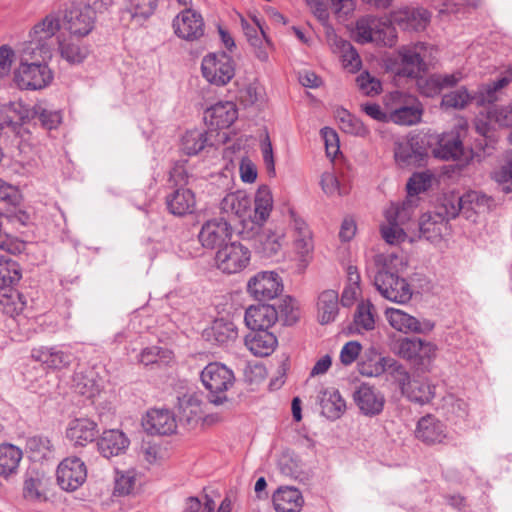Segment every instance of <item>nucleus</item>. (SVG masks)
<instances>
[{"instance_id":"nucleus-1","label":"nucleus","mask_w":512,"mask_h":512,"mask_svg":"<svg viewBox=\"0 0 512 512\" xmlns=\"http://www.w3.org/2000/svg\"><path fill=\"white\" fill-rule=\"evenodd\" d=\"M201 381L209 391V400L215 405H222L228 398L226 392L233 387L235 376L224 364L209 363L201 372Z\"/></svg>"},{"instance_id":"nucleus-2","label":"nucleus","mask_w":512,"mask_h":512,"mask_svg":"<svg viewBox=\"0 0 512 512\" xmlns=\"http://www.w3.org/2000/svg\"><path fill=\"white\" fill-rule=\"evenodd\" d=\"M355 34L357 42L361 44L375 42L392 47L397 41L396 31L392 24L374 16H365L358 19Z\"/></svg>"},{"instance_id":"nucleus-3","label":"nucleus","mask_w":512,"mask_h":512,"mask_svg":"<svg viewBox=\"0 0 512 512\" xmlns=\"http://www.w3.org/2000/svg\"><path fill=\"white\" fill-rule=\"evenodd\" d=\"M389 122L402 126L416 125L423 115L422 104L410 95L395 91L386 100Z\"/></svg>"},{"instance_id":"nucleus-4","label":"nucleus","mask_w":512,"mask_h":512,"mask_svg":"<svg viewBox=\"0 0 512 512\" xmlns=\"http://www.w3.org/2000/svg\"><path fill=\"white\" fill-rule=\"evenodd\" d=\"M373 284L381 296L389 301L406 303L412 297L407 281L388 270L386 266L378 269L373 277Z\"/></svg>"},{"instance_id":"nucleus-5","label":"nucleus","mask_w":512,"mask_h":512,"mask_svg":"<svg viewBox=\"0 0 512 512\" xmlns=\"http://www.w3.org/2000/svg\"><path fill=\"white\" fill-rule=\"evenodd\" d=\"M434 48L423 42L402 46L399 51L400 67L397 74L403 77L415 78L427 69V59Z\"/></svg>"},{"instance_id":"nucleus-6","label":"nucleus","mask_w":512,"mask_h":512,"mask_svg":"<svg viewBox=\"0 0 512 512\" xmlns=\"http://www.w3.org/2000/svg\"><path fill=\"white\" fill-rule=\"evenodd\" d=\"M251 260V251L238 241H230L215 253L214 262L217 269L226 274L243 271Z\"/></svg>"},{"instance_id":"nucleus-7","label":"nucleus","mask_w":512,"mask_h":512,"mask_svg":"<svg viewBox=\"0 0 512 512\" xmlns=\"http://www.w3.org/2000/svg\"><path fill=\"white\" fill-rule=\"evenodd\" d=\"M201 71L210 84L225 86L235 75V65L225 52L209 53L202 59Z\"/></svg>"},{"instance_id":"nucleus-8","label":"nucleus","mask_w":512,"mask_h":512,"mask_svg":"<svg viewBox=\"0 0 512 512\" xmlns=\"http://www.w3.org/2000/svg\"><path fill=\"white\" fill-rule=\"evenodd\" d=\"M53 80V72L47 63L31 62L19 64L14 72V81L22 90H40Z\"/></svg>"},{"instance_id":"nucleus-9","label":"nucleus","mask_w":512,"mask_h":512,"mask_svg":"<svg viewBox=\"0 0 512 512\" xmlns=\"http://www.w3.org/2000/svg\"><path fill=\"white\" fill-rule=\"evenodd\" d=\"M395 380L402 393L412 402L423 405L434 398L435 386L426 379H410V375L403 366L396 367Z\"/></svg>"},{"instance_id":"nucleus-10","label":"nucleus","mask_w":512,"mask_h":512,"mask_svg":"<svg viewBox=\"0 0 512 512\" xmlns=\"http://www.w3.org/2000/svg\"><path fill=\"white\" fill-rule=\"evenodd\" d=\"M62 21L71 37L85 38L94 30L97 16L84 5L73 6L64 11Z\"/></svg>"},{"instance_id":"nucleus-11","label":"nucleus","mask_w":512,"mask_h":512,"mask_svg":"<svg viewBox=\"0 0 512 512\" xmlns=\"http://www.w3.org/2000/svg\"><path fill=\"white\" fill-rule=\"evenodd\" d=\"M172 28L178 38L193 42L204 36L205 23L199 12L187 8L175 16Z\"/></svg>"},{"instance_id":"nucleus-12","label":"nucleus","mask_w":512,"mask_h":512,"mask_svg":"<svg viewBox=\"0 0 512 512\" xmlns=\"http://www.w3.org/2000/svg\"><path fill=\"white\" fill-rule=\"evenodd\" d=\"M56 474L63 490L75 491L86 481L87 467L79 457L71 456L59 463Z\"/></svg>"},{"instance_id":"nucleus-13","label":"nucleus","mask_w":512,"mask_h":512,"mask_svg":"<svg viewBox=\"0 0 512 512\" xmlns=\"http://www.w3.org/2000/svg\"><path fill=\"white\" fill-rule=\"evenodd\" d=\"M427 156L428 151L418 136L395 142L394 158L401 168L421 166Z\"/></svg>"},{"instance_id":"nucleus-14","label":"nucleus","mask_w":512,"mask_h":512,"mask_svg":"<svg viewBox=\"0 0 512 512\" xmlns=\"http://www.w3.org/2000/svg\"><path fill=\"white\" fill-rule=\"evenodd\" d=\"M232 228L228 219L224 217L206 221L199 232L198 238L206 249H220L230 241Z\"/></svg>"},{"instance_id":"nucleus-15","label":"nucleus","mask_w":512,"mask_h":512,"mask_svg":"<svg viewBox=\"0 0 512 512\" xmlns=\"http://www.w3.org/2000/svg\"><path fill=\"white\" fill-rule=\"evenodd\" d=\"M248 292L259 301L276 298L283 290L279 275L273 271H262L253 276L247 283Z\"/></svg>"},{"instance_id":"nucleus-16","label":"nucleus","mask_w":512,"mask_h":512,"mask_svg":"<svg viewBox=\"0 0 512 512\" xmlns=\"http://www.w3.org/2000/svg\"><path fill=\"white\" fill-rule=\"evenodd\" d=\"M285 242L284 229L259 228L257 226L256 236L254 238V249L256 253L264 258H274L281 254Z\"/></svg>"},{"instance_id":"nucleus-17","label":"nucleus","mask_w":512,"mask_h":512,"mask_svg":"<svg viewBox=\"0 0 512 512\" xmlns=\"http://www.w3.org/2000/svg\"><path fill=\"white\" fill-rule=\"evenodd\" d=\"M32 117V111L20 101H10L0 106V120L3 126L12 130L23 140L24 134H29L22 125Z\"/></svg>"},{"instance_id":"nucleus-18","label":"nucleus","mask_w":512,"mask_h":512,"mask_svg":"<svg viewBox=\"0 0 512 512\" xmlns=\"http://www.w3.org/2000/svg\"><path fill=\"white\" fill-rule=\"evenodd\" d=\"M417 88L421 95L425 97H435L443 89L452 88L464 79L462 71L457 70L450 74H432L427 77H416Z\"/></svg>"},{"instance_id":"nucleus-19","label":"nucleus","mask_w":512,"mask_h":512,"mask_svg":"<svg viewBox=\"0 0 512 512\" xmlns=\"http://www.w3.org/2000/svg\"><path fill=\"white\" fill-rule=\"evenodd\" d=\"M353 400L360 412L369 417L379 415L384 408L385 397L375 387L362 383L353 393Z\"/></svg>"},{"instance_id":"nucleus-20","label":"nucleus","mask_w":512,"mask_h":512,"mask_svg":"<svg viewBox=\"0 0 512 512\" xmlns=\"http://www.w3.org/2000/svg\"><path fill=\"white\" fill-rule=\"evenodd\" d=\"M31 358L40 362L45 368L60 370L67 368L74 360L70 351L59 346H38L31 350Z\"/></svg>"},{"instance_id":"nucleus-21","label":"nucleus","mask_w":512,"mask_h":512,"mask_svg":"<svg viewBox=\"0 0 512 512\" xmlns=\"http://www.w3.org/2000/svg\"><path fill=\"white\" fill-rule=\"evenodd\" d=\"M385 317L391 327L402 333H428L434 328V324L431 321L425 320L420 322L414 316L397 308H387L385 310Z\"/></svg>"},{"instance_id":"nucleus-22","label":"nucleus","mask_w":512,"mask_h":512,"mask_svg":"<svg viewBox=\"0 0 512 512\" xmlns=\"http://www.w3.org/2000/svg\"><path fill=\"white\" fill-rule=\"evenodd\" d=\"M57 45L61 58L71 65L83 63L91 52L90 45L85 43L83 38H74L70 35H58Z\"/></svg>"},{"instance_id":"nucleus-23","label":"nucleus","mask_w":512,"mask_h":512,"mask_svg":"<svg viewBox=\"0 0 512 512\" xmlns=\"http://www.w3.org/2000/svg\"><path fill=\"white\" fill-rule=\"evenodd\" d=\"M98 432V425L95 421L87 417H80L69 421L66 437L73 446L84 447L95 440Z\"/></svg>"},{"instance_id":"nucleus-24","label":"nucleus","mask_w":512,"mask_h":512,"mask_svg":"<svg viewBox=\"0 0 512 512\" xmlns=\"http://www.w3.org/2000/svg\"><path fill=\"white\" fill-rule=\"evenodd\" d=\"M241 26L249 43L255 48L256 57L260 61H267L269 58L267 47L270 41L266 36L261 20L253 16L251 22L242 18Z\"/></svg>"},{"instance_id":"nucleus-25","label":"nucleus","mask_w":512,"mask_h":512,"mask_svg":"<svg viewBox=\"0 0 512 512\" xmlns=\"http://www.w3.org/2000/svg\"><path fill=\"white\" fill-rule=\"evenodd\" d=\"M27 41L20 44L17 51L19 64H30L31 62L47 63L53 55V45L36 37H28Z\"/></svg>"},{"instance_id":"nucleus-26","label":"nucleus","mask_w":512,"mask_h":512,"mask_svg":"<svg viewBox=\"0 0 512 512\" xmlns=\"http://www.w3.org/2000/svg\"><path fill=\"white\" fill-rule=\"evenodd\" d=\"M402 366L391 357H382L375 351L366 354L358 363V371L367 377H378L386 370H390L392 376L396 377V367Z\"/></svg>"},{"instance_id":"nucleus-27","label":"nucleus","mask_w":512,"mask_h":512,"mask_svg":"<svg viewBox=\"0 0 512 512\" xmlns=\"http://www.w3.org/2000/svg\"><path fill=\"white\" fill-rule=\"evenodd\" d=\"M327 42L334 53L340 54L343 66L350 72H356L361 67V59L352 44L339 37L334 29L328 30Z\"/></svg>"},{"instance_id":"nucleus-28","label":"nucleus","mask_w":512,"mask_h":512,"mask_svg":"<svg viewBox=\"0 0 512 512\" xmlns=\"http://www.w3.org/2000/svg\"><path fill=\"white\" fill-rule=\"evenodd\" d=\"M278 319L276 307L266 304L252 305L245 311L244 321L250 330L269 329Z\"/></svg>"},{"instance_id":"nucleus-29","label":"nucleus","mask_w":512,"mask_h":512,"mask_svg":"<svg viewBox=\"0 0 512 512\" xmlns=\"http://www.w3.org/2000/svg\"><path fill=\"white\" fill-rule=\"evenodd\" d=\"M102 379L94 368L85 367L75 371L72 379L74 391L86 398H93L102 389Z\"/></svg>"},{"instance_id":"nucleus-30","label":"nucleus","mask_w":512,"mask_h":512,"mask_svg":"<svg viewBox=\"0 0 512 512\" xmlns=\"http://www.w3.org/2000/svg\"><path fill=\"white\" fill-rule=\"evenodd\" d=\"M167 210L175 216H185L194 213L196 209V197L188 188H177L167 194L165 198Z\"/></svg>"},{"instance_id":"nucleus-31","label":"nucleus","mask_w":512,"mask_h":512,"mask_svg":"<svg viewBox=\"0 0 512 512\" xmlns=\"http://www.w3.org/2000/svg\"><path fill=\"white\" fill-rule=\"evenodd\" d=\"M142 425L150 434L168 435L175 431L177 425L173 414L165 409H152L147 412Z\"/></svg>"},{"instance_id":"nucleus-32","label":"nucleus","mask_w":512,"mask_h":512,"mask_svg":"<svg viewBox=\"0 0 512 512\" xmlns=\"http://www.w3.org/2000/svg\"><path fill=\"white\" fill-rule=\"evenodd\" d=\"M431 14L427 9L404 7L394 12L392 22L405 30H422L430 21Z\"/></svg>"},{"instance_id":"nucleus-33","label":"nucleus","mask_w":512,"mask_h":512,"mask_svg":"<svg viewBox=\"0 0 512 512\" xmlns=\"http://www.w3.org/2000/svg\"><path fill=\"white\" fill-rule=\"evenodd\" d=\"M237 119V109L233 102H218L205 111L204 120L212 128H228Z\"/></svg>"},{"instance_id":"nucleus-34","label":"nucleus","mask_w":512,"mask_h":512,"mask_svg":"<svg viewBox=\"0 0 512 512\" xmlns=\"http://www.w3.org/2000/svg\"><path fill=\"white\" fill-rule=\"evenodd\" d=\"M98 450L105 458L118 456L129 446V439L118 429L105 430L97 441Z\"/></svg>"},{"instance_id":"nucleus-35","label":"nucleus","mask_w":512,"mask_h":512,"mask_svg":"<svg viewBox=\"0 0 512 512\" xmlns=\"http://www.w3.org/2000/svg\"><path fill=\"white\" fill-rule=\"evenodd\" d=\"M245 346L253 355L265 357L275 350L277 338L268 329L251 330L245 337Z\"/></svg>"},{"instance_id":"nucleus-36","label":"nucleus","mask_w":512,"mask_h":512,"mask_svg":"<svg viewBox=\"0 0 512 512\" xmlns=\"http://www.w3.org/2000/svg\"><path fill=\"white\" fill-rule=\"evenodd\" d=\"M62 22L58 11H50L32 26L28 37H36L53 45V38L60 31Z\"/></svg>"},{"instance_id":"nucleus-37","label":"nucleus","mask_w":512,"mask_h":512,"mask_svg":"<svg viewBox=\"0 0 512 512\" xmlns=\"http://www.w3.org/2000/svg\"><path fill=\"white\" fill-rule=\"evenodd\" d=\"M463 153V143L456 131L440 135L437 146L433 149L434 156L442 160H459Z\"/></svg>"},{"instance_id":"nucleus-38","label":"nucleus","mask_w":512,"mask_h":512,"mask_svg":"<svg viewBox=\"0 0 512 512\" xmlns=\"http://www.w3.org/2000/svg\"><path fill=\"white\" fill-rule=\"evenodd\" d=\"M415 435L426 444L441 443L446 438V428L441 421L427 415L418 421Z\"/></svg>"},{"instance_id":"nucleus-39","label":"nucleus","mask_w":512,"mask_h":512,"mask_svg":"<svg viewBox=\"0 0 512 512\" xmlns=\"http://www.w3.org/2000/svg\"><path fill=\"white\" fill-rule=\"evenodd\" d=\"M460 203L463 206V215L470 219L476 214L486 213L494 206L492 197L481 191L471 190L460 196Z\"/></svg>"},{"instance_id":"nucleus-40","label":"nucleus","mask_w":512,"mask_h":512,"mask_svg":"<svg viewBox=\"0 0 512 512\" xmlns=\"http://www.w3.org/2000/svg\"><path fill=\"white\" fill-rule=\"evenodd\" d=\"M303 504V496L297 488H279L273 495V505L277 512H300Z\"/></svg>"},{"instance_id":"nucleus-41","label":"nucleus","mask_w":512,"mask_h":512,"mask_svg":"<svg viewBox=\"0 0 512 512\" xmlns=\"http://www.w3.org/2000/svg\"><path fill=\"white\" fill-rule=\"evenodd\" d=\"M339 313V295L335 290H325L318 297L317 316L322 325L332 323Z\"/></svg>"},{"instance_id":"nucleus-42","label":"nucleus","mask_w":512,"mask_h":512,"mask_svg":"<svg viewBox=\"0 0 512 512\" xmlns=\"http://www.w3.org/2000/svg\"><path fill=\"white\" fill-rule=\"evenodd\" d=\"M251 200L244 191L227 194L220 202V210L227 218H242L248 211Z\"/></svg>"},{"instance_id":"nucleus-43","label":"nucleus","mask_w":512,"mask_h":512,"mask_svg":"<svg viewBox=\"0 0 512 512\" xmlns=\"http://www.w3.org/2000/svg\"><path fill=\"white\" fill-rule=\"evenodd\" d=\"M293 230H294V249L296 253L301 257L302 261H306V258L312 253L314 249L312 233L306 224L301 219L293 218Z\"/></svg>"},{"instance_id":"nucleus-44","label":"nucleus","mask_w":512,"mask_h":512,"mask_svg":"<svg viewBox=\"0 0 512 512\" xmlns=\"http://www.w3.org/2000/svg\"><path fill=\"white\" fill-rule=\"evenodd\" d=\"M320 406L324 416L328 419L336 420L344 413L346 402L337 389L330 388L322 392Z\"/></svg>"},{"instance_id":"nucleus-45","label":"nucleus","mask_w":512,"mask_h":512,"mask_svg":"<svg viewBox=\"0 0 512 512\" xmlns=\"http://www.w3.org/2000/svg\"><path fill=\"white\" fill-rule=\"evenodd\" d=\"M254 205L252 223L260 228L270 216L273 207L272 194L267 186H262L257 190Z\"/></svg>"},{"instance_id":"nucleus-46","label":"nucleus","mask_w":512,"mask_h":512,"mask_svg":"<svg viewBox=\"0 0 512 512\" xmlns=\"http://www.w3.org/2000/svg\"><path fill=\"white\" fill-rule=\"evenodd\" d=\"M207 335L217 344L224 345L234 341L238 336L235 324L224 318L216 319L208 331Z\"/></svg>"},{"instance_id":"nucleus-47","label":"nucleus","mask_w":512,"mask_h":512,"mask_svg":"<svg viewBox=\"0 0 512 512\" xmlns=\"http://www.w3.org/2000/svg\"><path fill=\"white\" fill-rule=\"evenodd\" d=\"M22 459V451L12 445H0V475L8 477L15 473Z\"/></svg>"},{"instance_id":"nucleus-48","label":"nucleus","mask_w":512,"mask_h":512,"mask_svg":"<svg viewBox=\"0 0 512 512\" xmlns=\"http://www.w3.org/2000/svg\"><path fill=\"white\" fill-rule=\"evenodd\" d=\"M418 202L419 198H410L407 196L401 205L392 204L385 211L386 220L395 221L400 225L406 224L409 220L412 219L414 210L418 206Z\"/></svg>"},{"instance_id":"nucleus-49","label":"nucleus","mask_w":512,"mask_h":512,"mask_svg":"<svg viewBox=\"0 0 512 512\" xmlns=\"http://www.w3.org/2000/svg\"><path fill=\"white\" fill-rule=\"evenodd\" d=\"M202 408L201 401L198 397L193 395H185L179 398L178 402V417L180 421H184L187 424L197 421L201 418Z\"/></svg>"},{"instance_id":"nucleus-50","label":"nucleus","mask_w":512,"mask_h":512,"mask_svg":"<svg viewBox=\"0 0 512 512\" xmlns=\"http://www.w3.org/2000/svg\"><path fill=\"white\" fill-rule=\"evenodd\" d=\"M126 9L138 23L147 21L156 11L158 0H126Z\"/></svg>"},{"instance_id":"nucleus-51","label":"nucleus","mask_w":512,"mask_h":512,"mask_svg":"<svg viewBox=\"0 0 512 512\" xmlns=\"http://www.w3.org/2000/svg\"><path fill=\"white\" fill-rule=\"evenodd\" d=\"M21 277L20 265L10 257L0 255V287L15 285Z\"/></svg>"},{"instance_id":"nucleus-52","label":"nucleus","mask_w":512,"mask_h":512,"mask_svg":"<svg viewBox=\"0 0 512 512\" xmlns=\"http://www.w3.org/2000/svg\"><path fill=\"white\" fill-rule=\"evenodd\" d=\"M336 119L339 122L340 129L345 133L361 137H365L369 133L362 121L345 109L337 110Z\"/></svg>"},{"instance_id":"nucleus-53","label":"nucleus","mask_w":512,"mask_h":512,"mask_svg":"<svg viewBox=\"0 0 512 512\" xmlns=\"http://www.w3.org/2000/svg\"><path fill=\"white\" fill-rule=\"evenodd\" d=\"M374 306L370 301H362L357 305L354 325L357 331H370L375 327Z\"/></svg>"},{"instance_id":"nucleus-54","label":"nucleus","mask_w":512,"mask_h":512,"mask_svg":"<svg viewBox=\"0 0 512 512\" xmlns=\"http://www.w3.org/2000/svg\"><path fill=\"white\" fill-rule=\"evenodd\" d=\"M463 214V206L460 203V196L456 194L447 195L437 207L436 217L441 221H448L455 218L459 213Z\"/></svg>"},{"instance_id":"nucleus-55","label":"nucleus","mask_w":512,"mask_h":512,"mask_svg":"<svg viewBox=\"0 0 512 512\" xmlns=\"http://www.w3.org/2000/svg\"><path fill=\"white\" fill-rule=\"evenodd\" d=\"M206 143V133L200 130H191L183 135L181 149L187 155H196L205 147Z\"/></svg>"},{"instance_id":"nucleus-56","label":"nucleus","mask_w":512,"mask_h":512,"mask_svg":"<svg viewBox=\"0 0 512 512\" xmlns=\"http://www.w3.org/2000/svg\"><path fill=\"white\" fill-rule=\"evenodd\" d=\"M32 117H36L41 125L48 130L58 127L62 120L60 111L47 108L42 104H36L33 107Z\"/></svg>"},{"instance_id":"nucleus-57","label":"nucleus","mask_w":512,"mask_h":512,"mask_svg":"<svg viewBox=\"0 0 512 512\" xmlns=\"http://www.w3.org/2000/svg\"><path fill=\"white\" fill-rule=\"evenodd\" d=\"M432 175L428 172L414 173L406 184L407 196L419 198L418 195L425 192L431 186Z\"/></svg>"},{"instance_id":"nucleus-58","label":"nucleus","mask_w":512,"mask_h":512,"mask_svg":"<svg viewBox=\"0 0 512 512\" xmlns=\"http://www.w3.org/2000/svg\"><path fill=\"white\" fill-rule=\"evenodd\" d=\"M473 97L465 87L443 95L441 106L446 109H463Z\"/></svg>"},{"instance_id":"nucleus-59","label":"nucleus","mask_w":512,"mask_h":512,"mask_svg":"<svg viewBox=\"0 0 512 512\" xmlns=\"http://www.w3.org/2000/svg\"><path fill=\"white\" fill-rule=\"evenodd\" d=\"M26 449L35 459H46L52 453V444L46 437L33 436L27 439Z\"/></svg>"},{"instance_id":"nucleus-60","label":"nucleus","mask_w":512,"mask_h":512,"mask_svg":"<svg viewBox=\"0 0 512 512\" xmlns=\"http://www.w3.org/2000/svg\"><path fill=\"white\" fill-rule=\"evenodd\" d=\"M495 180L502 186L503 192H512V150L505 153L503 165L495 172Z\"/></svg>"},{"instance_id":"nucleus-61","label":"nucleus","mask_w":512,"mask_h":512,"mask_svg":"<svg viewBox=\"0 0 512 512\" xmlns=\"http://www.w3.org/2000/svg\"><path fill=\"white\" fill-rule=\"evenodd\" d=\"M171 354L170 350L158 346L146 347L139 355V362L145 366L158 362H168L171 359Z\"/></svg>"},{"instance_id":"nucleus-62","label":"nucleus","mask_w":512,"mask_h":512,"mask_svg":"<svg viewBox=\"0 0 512 512\" xmlns=\"http://www.w3.org/2000/svg\"><path fill=\"white\" fill-rule=\"evenodd\" d=\"M321 187L328 196L346 195L349 193V187L340 183L337 176L332 172H325L321 176Z\"/></svg>"},{"instance_id":"nucleus-63","label":"nucleus","mask_w":512,"mask_h":512,"mask_svg":"<svg viewBox=\"0 0 512 512\" xmlns=\"http://www.w3.org/2000/svg\"><path fill=\"white\" fill-rule=\"evenodd\" d=\"M136 482V471L133 469L127 471H116L115 493L118 495H128L131 493Z\"/></svg>"},{"instance_id":"nucleus-64","label":"nucleus","mask_w":512,"mask_h":512,"mask_svg":"<svg viewBox=\"0 0 512 512\" xmlns=\"http://www.w3.org/2000/svg\"><path fill=\"white\" fill-rule=\"evenodd\" d=\"M442 222L436 215L424 214L419 221L420 236L429 240L440 235Z\"/></svg>"}]
</instances>
